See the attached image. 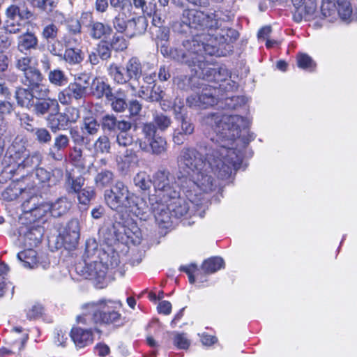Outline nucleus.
Returning <instances> with one entry per match:
<instances>
[{
	"mask_svg": "<svg viewBox=\"0 0 357 357\" xmlns=\"http://www.w3.org/2000/svg\"><path fill=\"white\" fill-rule=\"evenodd\" d=\"M152 123L155 125L156 129L165 131L171 126L172 119L162 113H157L153 115V123Z\"/></svg>",
	"mask_w": 357,
	"mask_h": 357,
	"instance_id": "nucleus-51",
	"label": "nucleus"
},
{
	"mask_svg": "<svg viewBox=\"0 0 357 357\" xmlns=\"http://www.w3.org/2000/svg\"><path fill=\"white\" fill-rule=\"evenodd\" d=\"M61 58L70 66L79 65L84 59V53L78 47L66 49Z\"/></svg>",
	"mask_w": 357,
	"mask_h": 357,
	"instance_id": "nucleus-36",
	"label": "nucleus"
},
{
	"mask_svg": "<svg viewBox=\"0 0 357 357\" xmlns=\"http://www.w3.org/2000/svg\"><path fill=\"white\" fill-rule=\"evenodd\" d=\"M6 20L3 26L4 33L16 34L21 30V21L31 20L33 13L27 8H20L16 4L9 6L5 10Z\"/></svg>",
	"mask_w": 357,
	"mask_h": 357,
	"instance_id": "nucleus-11",
	"label": "nucleus"
},
{
	"mask_svg": "<svg viewBox=\"0 0 357 357\" xmlns=\"http://www.w3.org/2000/svg\"><path fill=\"white\" fill-rule=\"evenodd\" d=\"M63 47L61 42L57 39L47 42V50L53 56H62Z\"/></svg>",
	"mask_w": 357,
	"mask_h": 357,
	"instance_id": "nucleus-62",
	"label": "nucleus"
},
{
	"mask_svg": "<svg viewBox=\"0 0 357 357\" xmlns=\"http://www.w3.org/2000/svg\"><path fill=\"white\" fill-rule=\"evenodd\" d=\"M47 79L51 84L56 87H62L68 83L66 73L60 68H54L47 73Z\"/></svg>",
	"mask_w": 357,
	"mask_h": 357,
	"instance_id": "nucleus-39",
	"label": "nucleus"
},
{
	"mask_svg": "<svg viewBox=\"0 0 357 357\" xmlns=\"http://www.w3.org/2000/svg\"><path fill=\"white\" fill-rule=\"evenodd\" d=\"M29 89L33 90V95L35 100L45 98L49 93V90L45 85L42 84V82H37V84L29 86Z\"/></svg>",
	"mask_w": 357,
	"mask_h": 357,
	"instance_id": "nucleus-58",
	"label": "nucleus"
},
{
	"mask_svg": "<svg viewBox=\"0 0 357 357\" xmlns=\"http://www.w3.org/2000/svg\"><path fill=\"white\" fill-rule=\"evenodd\" d=\"M59 100L54 98H43L35 100L31 110L38 117H43L45 115H50L52 112L60 111Z\"/></svg>",
	"mask_w": 357,
	"mask_h": 357,
	"instance_id": "nucleus-20",
	"label": "nucleus"
},
{
	"mask_svg": "<svg viewBox=\"0 0 357 357\" xmlns=\"http://www.w3.org/2000/svg\"><path fill=\"white\" fill-rule=\"evenodd\" d=\"M50 213L52 217L59 218L66 214L71 208L72 204L66 197L57 198L53 202H48Z\"/></svg>",
	"mask_w": 357,
	"mask_h": 357,
	"instance_id": "nucleus-29",
	"label": "nucleus"
},
{
	"mask_svg": "<svg viewBox=\"0 0 357 357\" xmlns=\"http://www.w3.org/2000/svg\"><path fill=\"white\" fill-rule=\"evenodd\" d=\"M113 219L114 222L111 227H104L99 231V234L102 236L107 243H112L115 241H120V237L116 232L120 227V224L116 223L114 215Z\"/></svg>",
	"mask_w": 357,
	"mask_h": 357,
	"instance_id": "nucleus-40",
	"label": "nucleus"
},
{
	"mask_svg": "<svg viewBox=\"0 0 357 357\" xmlns=\"http://www.w3.org/2000/svg\"><path fill=\"white\" fill-rule=\"evenodd\" d=\"M122 306L120 301L102 298L82 305L83 314L77 317L79 323L84 324H116L121 314L117 311Z\"/></svg>",
	"mask_w": 357,
	"mask_h": 357,
	"instance_id": "nucleus-4",
	"label": "nucleus"
},
{
	"mask_svg": "<svg viewBox=\"0 0 357 357\" xmlns=\"http://www.w3.org/2000/svg\"><path fill=\"white\" fill-rule=\"evenodd\" d=\"M225 262L220 257H213L205 260L202 264V269L206 273H213L224 268Z\"/></svg>",
	"mask_w": 357,
	"mask_h": 357,
	"instance_id": "nucleus-42",
	"label": "nucleus"
},
{
	"mask_svg": "<svg viewBox=\"0 0 357 357\" xmlns=\"http://www.w3.org/2000/svg\"><path fill=\"white\" fill-rule=\"evenodd\" d=\"M31 58L30 56H20L15 58V67L18 70L25 73L32 66H31Z\"/></svg>",
	"mask_w": 357,
	"mask_h": 357,
	"instance_id": "nucleus-64",
	"label": "nucleus"
},
{
	"mask_svg": "<svg viewBox=\"0 0 357 357\" xmlns=\"http://www.w3.org/2000/svg\"><path fill=\"white\" fill-rule=\"evenodd\" d=\"M222 26L218 13H205L197 9H185L178 21L172 26L173 31L181 35H192V38L203 33L212 31Z\"/></svg>",
	"mask_w": 357,
	"mask_h": 357,
	"instance_id": "nucleus-2",
	"label": "nucleus"
},
{
	"mask_svg": "<svg viewBox=\"0 0 357 357\" xmlns=\"http://www.w3.org/2000/svg\"><path fill=\"white\" fill-rule=\"evenodd\" d=\"M100 122L102 130L109 132L129 131L132 126L131 121L123 119H119L114 114L103 115Z\"/></svg>",
	"mask_w": 357,
	"mask_h": 357,
	"instance_id": "nucleus-17",
	"label": "nucleus"
},
{
	"mask_svg": "<svg viewBox=\"0 0 357 357\" xmlns=\"http://www.w3.org/2000/svg\"><path fill=\"white\" fill-rule=\"evenodd\" d=\"M149 204L151 205L152 213L155 220L160 223H172V218H174L172 213L169 210V204L164 202H160L153 196L149 197Z\"/></svg>",
	"mask_w": 357,
	"mask_h": 357,
	"instance_id": "nucleus-18",
	"label": "nucleus"
},
{
	"mask_svg": "<svg viewBox=\"0 0 357 357\" xmlns=\"http://www.w3.org/2000/svg\"><path fill=\"white\" fill-rule=\"evenodd\" d=\"M143 137L137 139L140 149L146 153L160 155L167 151L165 138L156 133V128L151 123H144L142 128Z\"/></svg>",
	"mask_w": 357,
	"mask_h": 357,
	"instance_id": "nucleus-8",
	"label": "nucleus"
},
{
	"mask_svg": "<svg viewBox=\"0 0 357 357\" xmlns=\"http://www.w3.org/2000/svg\"><path fill=\"white\" fill-rule=\"evenodd\" d=\"M108 71L115 83L118 84H129L131 89L136 91L137 87L130 83V81L134 80L139 82V79L142 76V66L139 59L133 56L126 63L124 67L115 63L111 64Z\"/></svg>",
	"mask_w": 357,
	"mask_h": 357,
	"instance_id": "nucleus-7",
	"label": "nucleus"
},
{
	"mask_svg": "<svg viewBox=\"0 0 357 357\" xmlns=\"http://www.w3.org/2000/svg\"><path fill=\"white\" fill-rule=\"evenodd\" d=\"M199 70L197 66H195L193 70ZM196 73V71H195ZM195 76H188L185 75H178L174 78V83L178 89L183 91H188L198 87L199 78H200L197 73Z\"/></svg>",
	"mask_w": 357,
	"mask_h": 357,
	"instance_id": "nucleus-33",
	"label": "nucleus"
},
{
	"mask_svg": "<svg viewBox=\"0 0 357 357\" xmlns=\"http://www.w3.org/2000/svg\"><path fill=\"white\" fill-rule=\"evenodd\" d=\"M176 120L180 123V126L176 128V130H178L181 133L188 136L191 135L194 132L195 126L193 123L187 119V116Z\"/></svg>",
	"mask_w": 357,
	"mask_h": 357,
	"instance_id": "nucleus-59",
	"label": "nucleus"
},
{
	"mask_svg": "<svg viewBox=\"0 0 357 357\" xmlns=\"http://www.w3.org/2000/svg\"><path fill=\"white\" fill-rule=\"evenodd\" d=\"M36 177L42 183H47L48 185H54L61 181L63 177V171L60 168H54L48 171L45 168L39 167L36 171Z\"/></svg>",
	"mask_w": 357,
	"mask_h": 357,
	"instance_id": "nucleus-24",
	"label": "nucleus"
},
{
	"mask_svg": "<svg viewBox=\"0 0 357 357\" xmlns=\"http://www.w3.org/2000/svg\"><path fill=\"white\" fill-rule=\"evenodd\" d=\"M17 50L20 52L36 50L38 45V39L32 32L26 31L17 37Z\"/></svg>",
	"mask_w": 357,
	"mask_h": 357,
	"instance_id": "nucleus-28",
	"label": "nucleus"
},
{
	"mask_svg": "<svg viewBox=\"0 0 357 357\" xmlns=\"http://www.w3.org/2000/svg\"><path fill=\"white\" fill-rule=\"evenodd\" d=\"M59 29L54 24H50L46 25L43 29L41 36L42 38L47 42L54 40L57 38Z\"/></svg>",
	"mask_w": 357,
	"mask_h": 357,
	"instance_id": "nucleus-56",
	"label": "nucleus"
},
{
	"mask_svg": "<svg viewBox=\"0 0 357 357\" xmlns=\"http://www.w3.org/2000/svg\"><path fill=\"white\" fill-rule=\"evenodd\" d=\"M116 136V142L120 146L127 147L132 145L134 142L132 135L128 133V131H119Z\"/></svg>",
	"mask_w": 357,
	"mask_h": 357,
	"instance_id": "nucleus-63",
	"label": "nucleus"
},
{
	"mask_svg": "<svg viewBox=\"0 0 357 357\" xmlns=\"http://www.w3.org/2000/svg\"><path fill=\"white\" fill-rule=\"evenodd\" d=\"M169 40V31H162V38L160 41L158 42V47L160 48V53L167 58L172 59L179 63H184L190 66L193 63V61L191 58L195 55V53L192 51H190L187 48L184 43L187 41H191V40H185L182 43V48L172 47L168 45Z\"/></svg>",
	"mask_w": 357,
	"mask_h": 357,
	"instance_id": "nucleus-10",
	"label": "nucleus"
},
{
	"mask_svg": "<svg viewBox=\"0 0 357 357\" xmlns=\"http://www.w3.org/2000/svg\"><path fill=\"white\" fill-rule=\"evenodd\" d=\"M221 20V27L195 36L191 41L185 42L184 45L194 53L220 56L218 45L233 43L238 38V31L224 26L226 20L222 17Z\"/></svg>",
	"mask_w": 357,
	"mask_h": 357,
	"instance_id": "nucleus-3",
	"label": "nucleus"
},
{
	"mask_svg": "<svg viewBox=\"0 0 357 357\" xmlns=\"http://www.w3.org/2000/svg\"><path fill=\"white\" fill-rule=\"evenodd\" d=\"M77 194V199L79 204L84 206V209H86L87 206L89 204L91 199L95 197V191L91 187H86L81 190Z\"/></svg>",
	"mask_w": 357,
	"mask_h": 357,
	"instance_id": "nucleus-48",
	"label": "nucleus"
},
{
	"mask_svg": "<svg viewBox=\"0 0 357 357\" xmlns=\"http://www.w3.org/2000/svg\"><path fill=\"white\" fill-rule=\"evenodd\" d=\"M33 93V90L29 89L28 86L27 88L22 86H17L14 94L17 105L20 107L31 110L34 106L33 103L36 100Z\"/></svg>",
	"mask_w": 357,
	"mask_h": 357,
	"instance_id": "nucleus-22",
	"label": "nucleus"
},
{
	"mask_svg": "<svg viewBox=\"0 0 357 357\" xmlns=\"http://www.w3.org/2000/svg\"><path fill=\"white\" fill-rule=\"evenodd\" d=\"M103 250L99 249L98 243L95 238H89L85 243V250L83 254V262L80 264H91L93 263V260H98L96 257L100 255V252H103Z\"/></svg>",
	"mask_w": 357,
	"mask_h": 357,
	"instance_id": "nucleus-30",
	"label": "nucleus"
},
{
	"mask_svg": "<svg viewBox=\"0 0 357 357\" xmlns=\"http://www.w3.org/2000/svg\"><path fill=\"white\" fill-rule=\"evenodd\" d=\"M64 245L68 249L75 248L79 238V225L77 220H70L62 234Z\"/></svg>",
	"mask_w": 357,
	"mask_h": 357,
	"instance_id": "nucleus-21",
	"label": "nucleus"
},
{
	"mask_svg": "<svg viewBox=\"0 0 357 357\" xmlns=\"http://www.w3.org/2000/svg\"><path fill=\"white\" fill-rule=\"evenodd\" d=\"M26 231L24 234V243L30 247L38 245L42 238V233L40 229L36 227L26 228Z\"/></svg>",
	"mask_w": 357,
	"mask_h": 357,
	"instance_id": "nucleus-41",
	"label": "nucleus"
},
{
	"mask_svg": "<svg viewBox=\"0 0 357 357\" xmlns=\"http://www.w3.org/2000/svg\"><path fill=\"white\" fill-rule=\"evenodd\" d=\"M70 145V137L59 133L54 137L53 143L49 149L48 155L54 160L61 161L65 157V151Z\"/></svg>",
	"mask_w": 357,
	"mask_h": 357,
	"instance_id": "nucleus-19",
	"label": "nucleus"
},
{
	"mask_svg": "<svg viewBox=\"0 0 357 357\" xmlns=\"http://www.w3.org/2000/svg\"><path fill=\"white\" fill-rule=\"evenodd\" d=\"M206 54H195L191 58L193 63L190 67L197 66L199 70H195L197 75L202 79L215 82H225L229 76L228 70L225 68H213L208 66L205 61Z\"/></svg>",
	"mask_w": 357,
	"mask_h": 357,
	"instance_id": "nucleus-13",
	"label": "nucleus"
},
{
	"mask_svg": "<svg viewBox=\"0 0 357 357\" xmlns=\"http://www.w3.org/2000/svg\"><path fill=\"white\" fill-rule=\"evenodd\" d=\"M206 123L215 135L210 141L199 145V149L185 146L176 158V177L167 168L158 169L153 174L155 195L160 202H169L179 196L183 190L189 202L202 205V192H213L217 181L209 174V169L222 180L231 178L240 168L244 149L255 136L248 130L249 121L239 115L208 114Z\"/></svg>",
	"mask_w": 357,
	"mask_h": 357,
	"instance_id": "nucleus-1",
	"label": "nucleus"
},
{
	"mask_svg": "<svg viewBox=\"0 0 357 357\" xmlns=\"http://www.w3.org/2000/svg\"><path fill=\"white\" fill-rule=\"evenodd\" d=\"M114 180L112 172L107 169L98 172L95 177V182L98 187L104 188L110 185Z\"/></svg>",
	"mask_w": 357,
	"mask_h": 357,
	"instance_id": "nucleus-47",
	"label": "nucleus"
},
{
	"mask_svg": "<svg viewBox=\"0 0 357 357\" xmlns=\"http://www.w3.org/2000/svg\"><path fill=\"white\" fill-rule=\"evenodd\" d=\"M109 44L112 49L115 52H121L127 49L128 47V41L126 40L123 36L114 33L109 42Z\"/></svg>",
	"mask_w": 357,
	"mask_h": 357,
	"instance_id": "nucleus-52",
	"label": "nucleus"
},
{
	"mask_svg": "<svg viewBox=\"0 0 357 357\" xmlns=\"http://www.w3.org/2000/svg\"><path fill=\"white\" fill-rule=\"evenodd\" d=\"M23 192V188L17 182H11L3 192L4 199L12 201L17 199Z\"/></svg>",
	"mask_w": 357,
	"mask_h": 357,
	"instance_id": "nucleus-45",
	"label": "nucleus"
},
{
	"mask_svg": "<svg viewBox=\"0 0 357 357\" xmlns=\"http://www.w3.org/2000/svg\"><path fill=\"white\" fill-rule=\"evenodd\" d=\"M169 210L172 211L174 218H178L186 215L189 211V203L179 195L175 199L169 200Z\"/></svg>",
	"mask_w": 357,
	"mask_h": 357,
	"instance_id": "nucleus-32",
	"label": "nucleus"
},
{
	"mask_svg": "<svg viewBox=\"0 0 357 357\" xmlns=\"http://www.w3.org/2000/svg\"><path fill=\"white\" fill-rule=\"evenodd\" d=\"M126 96V91L122 89H119L112 93L107 101L109 103L112 110L116 112H123L128 108Z\"/></svg>",
	"mask_w": 357,
	"mask_h": 357,
	"instance_id": "nucleus-27",
	"label": "nucleus"
},
{
	"mask_svg": "<svg viewBox=\"0 0 357 357\" xmlns=\"http://www.w3.org/2000/svg\"><path fill=\"white\" fill-rule=\"evenodd\" d=\"M197 88L201 90L186 98V103L189 107L206 109L218 102L219 89L217 86L200 83L198 84Z\"/></svg>",
	"mask_w": 357,
	"mask_h": 357,
	"instance_id": "nucleus-12",
	"label": "nucleus"
},
{
	"mask_svg": "<svg viewBox=\"0 0 357 357\" xmlns=\"http://www.w3.org/2000/svg\"><path fill=\"white\" fill-rule=\"evenodd\" d=\"M94 152L96 154L109 153L111 150V142L107 135L100 136L93 145Z\"/></svg>",
	"mask_w": 357,
	"mask_h": 357,
	"instance_id": "nucleus-44",
	"label": "nucleus"
},
{
	"mask_svg": "<svg viewBox=\"0 0 357 357\" xmlns=\"http://www.w3.org/2000/svg\"><path fill=\"white\" fill-rule=\"evenodd\" d=\"M137 160L136 152L131 149H127L123 155L118 161V169L123 174H126L132 164L135 163Z\"/></svg>",
	"mask_w": 357,
	"mask_h": 357,
	"instance_id": "nucleus-34",
	"label": "nucleus"
},
{
	"mask_svg": "<svg viewBox=\"0 0 357 357\" xmlns=\"http://www.w3.org/2000/svg\"><path fill=\"white\" fill-rule=\"evenodd\" d=\"M70 337L75 344L79 347H84L93 342V334L91 329L82 328H73L70 331Z\"/></svg>",
	"mask_w": 357,
	"mask_h": 357,
	"instance_id": "nucleus-26",
	"label": "nucleus"
},
{
	"mask_svg": "<svg viewBox=\"0 0 357 357\" xmlns=\"http://www.w3.org/2000/svg\"><path fill=\"white\" fill-rule=\"evenodd\" d=\"M79 117V110L72 107L67 109V112H52L45 119L47 127L56 133L66 130L69 125L76 123Z\"/></svg>",
	"mask_w": 357,
	"mask_h": 357,
	"instance_id": "nucleus-15",
	"label": "nucleus"
},
{
	"mask_svg": "<svg viewBox=\"0 0 357 357\" xmlns=\"http://www.w3.org/2000/svg\"><path fill=\"white\" fill-rule=\"evenodd\" d=\"M221 103L227 109H236L245 104V98L243 96L227 97Z\"/></svg>",
	"mask_w": 357,
	"mask_h": 357,
	"instance_id": "nucleus-57",
	"label": "nucleus"
},
{
	"mask_svg": "<svg viewBox=\"0 0 357 357\" xmlns=\"http://www.w3.org/2000/svg\"><path fill=\"white\" fill-rule=\"evenodd\" d=\"M171 109L173 110L175 119H179L187 116L184 100L182 98L176 97L174 99Z\"/></svg>",
	"mask_w": 357,
	"mask_h": 357,
	"instance_id": "nucleus-55",
	"label": "nucleus"
},
{
	"mask_svg": "<svg viewBox=\"0 0 357 357\" xmlns=\"http://www.w3.org/2000/svg\"><path fill=\"white\" fill-rule=\"evenodd\" d=\"M70 137L73 142L79 146L88 144L87 138L84 136V133L80 132L77 128L73 127L69 130Z\"/></svg>",
	"mask_w": 357,
	"mask_h": 357,
	"instance_id": "nucleus-61",
	"label": "nucleus"
},
{
	"mask_svg": "<svg viewBox=\"0 0 357 357\" xmlns=\"http://www.w3.org/2000/svg\"><path fill=\"white\" fill-rule=\"evenodd\" d=\"M127 11H119L118 15L113 20V26L119 33H126L128 26Z\"/></svg>",
	"mask_w": 357,
	"mask_h": 357,
	"instance_id": "nucleus-46",
	"label": "nucleus"
},
{
	"mask_svg": "<svg viewBox=\"0 0 357 357\" xmlns=\"http://www.w3.org/2000/svg\"><path fill=\"white\" fill-rule=\"evenodd\" d=\"M92 94L97 98H105L106 100L114 91L112 86L103 80L95 78L91 84Z\"/></svg>",
	"mask_w": 357,
	"mask_h": 357,
	"instance_id": "nucleus-31",
	"label": "nucleus"
},
{
	"mask_svg": "<svg viewBox=\"0 0 357 357\" xmlns=\"http://www.w3.org/2000/svg\"><path fill=\"white\" fill-rule=\"evenodd\" d=\"M95 50L97 52L98 56L100 57L102 61H107L112 56V51L109 41L100 40L96 45Z\"/></svg>",
	"mask_w": 357,
	"mask_h": 357,
	"instance_id": "nucleus-49",
	"label": "nucleus"
},
{
	"mask_svg": "<svg viewBox=\"0 0 357 357\" xmlns=\"http://www.w3.org/2000/svg\"><path fill=\"white\" fill-rule=\"evenodd\" d=\"M100 126V122L98 123L95 118H86L84 119L82 127L83 132L90 135H94L98 133Z\"/></svg>",
	"mask_w": 357,
	"mask_h": 357,
	"instance_id": "nucleus-53",
	"label": "nucleus"
},
{
	"mask_svg": "<svg viewBox=\"0 0 357 357\" xmlns=\"http://www.w3.org/2000/svg\"><path fill=\"white\" fill-rule=\"evenodd\" d=\"M133 202V205L130 204V207L126 209V214L129 215V213H132L141 220H149L152 214L151 206H147L143 199L135 195Z\"/></svg>",
	"mask_w": 357,
	"mask_h": 357,
	"instance_id": "nucleus-23",
	"label": "nucleus"
},
{
	"mask_svg": "<svg viewBox=\"0 0 357 357\" xmlns=\"http://www.w3.org/2000/svg\"><path fill=\"white\" fill-rule=\"evenodd\" d=\"M89 79L90 77L87 74L75 77L73 82H70L67 87L59 92L58 100L63 105H68L74 101L85 98Z\"/></svg>",
	"mask_w": 357,
	"mask_h": 357,
	"instance_id": "nucleus-9",
	"label": "nucleus"
},
{
	"mask_svg": "<svg viewBox=\"0 0 357 357\" xmlns=\"http://www.w3.org/2000/svg\"><path fill=\"white\" fill-rule=\"evenodd\" d=\"M84 181L85 179L83 176H75L70 172H67L65 181L66 190L69 194L79 192V191L82 189Z\"/></svg>",
	"mask_w": 357,
	"mask_h": 357,
	"instance_id": "nucleus-35",
	"label": "nucleus"
},
{
	"mask_svg": "<svg viewBox=\"0 0 357 357\" xmlns=\"http://www.w3.org/2000/svg\"><path fill=\"white\" fill-rule=\"evenodd\" d=\"M17 257L25 268H33L38 267V260L36 250L33 249L24 250L19 252Z\"/></svg>",
	"mask_w": 357,
	"mask_h": 357,
	"instance_id": "nucleus-38",
	"label": "nucleus"
},
{
	"mask_svg": "<svg viewBox=\"0 0 357 357\" xmlns=\"http://www.w3.org/2000/svg\"><path fill=\"white\" fill-rule=\"evenodd\" d=\"M81 20L82 25L87 28V31L93 39H100L105 36L109 35L112 31L110 26L94 21L93 15L90 13H82Z\"/></svg>",
	"mask_w": 357,
	"mask_h": 357,
	"instance_id": "nucleus-16",
	"label": "nucleus"
},
{
	"mask_svg": "<svg viewBox=\"0 0 357 357\" xmlns=\"http://www.w3.org/2000/svg\"><path fill=\"white\" fill-rule=\"evenodd\" d=\"M133 181L135 186L143 191L149 190L151 185H153V179L151 180L145 172L137 173L135 176Z\"/></svg>",
	"mask_w": 357,
	"mask_h": 357,
	"instance_id": "nucleus-43",
	"label": "nucleus"
},
{
	"mask_svg": "<svg viewBox=\"0 0 357 357\" xmlns=\"http://www.w3.org/2000/svg\"><path fill=\"white\" fill-rule=\"evenodd\" d=\"M116 223L120 224L117 234L120 241L125 244L139 245L142 238L141 229L135 222L129 217V215H114Z\"/></svg>",
	"mask_w": 357,
	"mask_h": 357,
	"instance_id": "nucleus-14",
	"label": "nucleus"
},
{
	"mask_svg": "<svg viewBox=\"0 0 357 357\" xmlns=\"http://www.w3.org/2000/svg\"><path fill=\"white\" fill-rule=\"evenodd\" d=\"M297 64L300 68L308 71H313L316 63L313 59L307 54L301 53L297 56Z\"/></svg>",
	"mask_w": 357,
	"mask_h": 357,
	"instance_id": "nucleus-50",
	"label": "nucleus"
},
{
	"mask_svg": "<svg viewBox=\"0 0 357 357\" xmlns=\"http://www.w3.org/2000/svg\"><path fill=\"white\" fill-rule=\"evenodd\" d=\"M32 133L35 139L40 144H47L52 140V135L45 128H36Z\"/></svg>",
	"mask_w": 357,
	"mask_h": 357,
	"instance_id": "nucleus-54",
	"label": "nucleus"
},
{
	"mask_svg": "<svg viewBox=\"0 0 357 357\" xmlns=\"http://www.w3.org/2000/svg\"><path fill=\"white\" fill-rule=\"evenodd\" d=\"M44 77L40 70L34 66H32L28 70L23 73L21 78V82L24 86H29L37 84V82H43Z\"/></svg>",
	"mask_w": 357,
	"mask_h": 357,
	"instance_id": "nucleus-37",
	"label": "nucleus"
},
{
	"mask_svg": "<svg viewBox=\"0 0 357 357\" xmlns=\"http://www.w3.org/2000/svg\"><path fill=\"white\" fill-rule=\"evenodd\" d=\"M104 198L107 206L115 211L114 215L126 214V209L133 205L135 194L130 192L127 185L122 181H118L109 189H107L104 192Z\"/></svg>",
	"mask_w": 357,
	"mask_h": 357,
	"instance_id": "nucleus-6",
	"label": "nucleus"
},
{
	"mask_svg": "<svg viewBox=\"0 0 357 357\" xmlns=\"http://www.w3.org/2000/svg\"><path fill=\"white\" fill-rule=\"evenodd\" d=\"M165 96V93L162 88L160 86L153 85L149 96H146V100L151 102H159Z\"/></svg>",
	"mask_w": 357,
	"mask_h": 357,
	"instance_id": "nucleus-60",
	"label": "nucleus"
},
{
	"mask_svg": "<svg viewBox=\"0 0 357 357\" xmlns=\"http://www.w3.org/2000/svg\"><path fill=\"white\" fill-rule=\"evenodd\" d=\"M98 260H93L91 264H76L77 274L88 280H96L100 283L105 278L109 269L116 268L120 263L119 255L113 250L103 251L96 257Z\"/></svg>",
	"mask_w": 357,
	"mask_h": 357,
	"instance_id": "nucleus-5",
	"label": "nucleus"
},
{
	"mask_svg": "<svg viewBox=\"0 0 357 357\" xmlns=\"http://www.w3.org/2000/svg\"><path fill=\"white\" fill-rule=\"evenodd\" d=\"M147 26V20L143 16L128 20V26L126 31V35L129 38L142 35L146 31Z\"/></svg>",
	"mask_w": 357,
	"mask_h": 357,
	"instance_id": "nucleus-25",
	"label": "nucleus"
}]
</instances>
